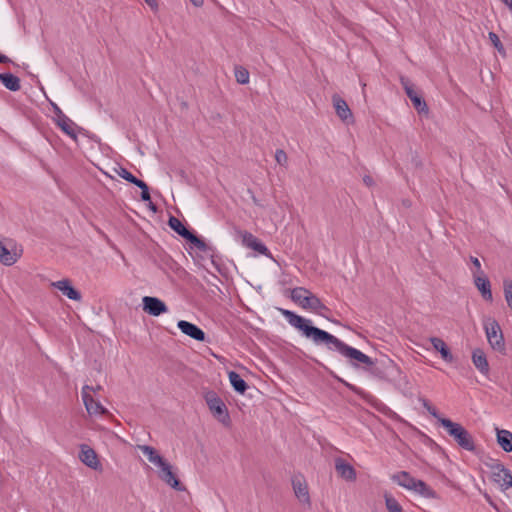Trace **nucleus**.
I'll return each instance as SVG.
<instances>
[{
  "instance_id": "3c124183",
  "label": "nucleus",
  "mask_w": 512,
  "mask_h": 512,
  "mask_svg": "<svg viewBox=\"0 0 512 512\" xmlns=\"http://www.w3.org/2000/svg\"><path fill=\"white\" fill-rule=\"evenodd\" d=\"M484 496H485V499L489 502V504L495 507V505H494V503L492 502V500H491L490 496H489L488 494H485Z\"/></svg>"
},
{
  "instance_id": "4c0bfd02",
  "label": "nucleus",
  "mask_w": 512,
  "mask_h": 512,
  "mask_svg": "<svg viewBox=\"0 0 512 512\" xmlns=\"http://www.w3.org/2000/svg\"><path fill=\"white\" fill-rule=\"evenodd\" d=\"M371 361H372L371 365H366L364 363H359L358 366L355 367V368L358 369V368L361 367V365H363L362 368L364 370L369 371L374 376L381 377V371L378 368L373 367L374 366V361L372 359H371Z\"/></svg>"
},
{
  "instance_id": "603ef678",
  "label": "nucleus",
  "mask_w": 512,
  "mask_h": 512,
  "mask_svg": "<svg viewBox=\"0 0 512 512\" xmlns=\"http://www.w3.org/2000/svg\"><path fill=\"white\" fill-rule=\"evenodd\" d=\"M149 208L153 211H156V206L151 201H149Z\"/></svg>"
},
{
  "instance_id": "6e6552de",
  "label": "nucleus",
  "mask_w": 512,
  "mask_h": 512,
  "mask_svg": "<svg viewBox=\"0 0 512 512\" xmlns=\"http://www.w3.org/2000/svg\"><path fill=\"white\" fill-rule=\"evenodd\" d=\"M491 469L492 480L499 485L501 490L505 491L512 487V473L499 462L489 465Z\"/></svg>"
},
{
  "instance_id": "ddd939ff",
  "label": "nucleus",
  "mask_w": 512,
  "mask_h": 512,
  "mask_svg": "<svg viewBox=\"0 0 512 512\" xmlns=\"http://www.w3.org/2000/svg\"><path fill=\"white\" fill-rule=\"evenodd\" d=\"M160 468L159 477L169 486L177 491H183L185 488L177 479L175 474L172 471L171 465L164 461L162 465L158 466Z\"/></svg>"
},
{
  "instance_id": "7ed1b4c3",
  "label": "nucleus",
  "mask_w": 512,
  "mask_h": 512,
  "mask_svg": "<svg viewBox=\"0 0 512 512\" xmlns=\"http://www.w3.org/2000/svg\"><path fill=\"white\" fill-rule=\"evenodd\" d=\"M204 398L213 417L225 427H229L231 418L223 400L213 391L207 392Z\"/></svg>"
},
{
  "instance_id": "473e14b6",
  "label": "nucleus",
  "mask_w": 512,
  "mask_h": 512,
  "mask_svg": "<svg viewBox=\"0 0 512 512\" xmlns=\"http://www.w3.org/2000/svg\"><path fill=\"white\" fill-rule=\"evenodd\" d=\"M488 37H489L491 43L493 44V46L499 52V54H501L502 56H506L505 48H504L503 44L501 43L498 35L494 32H489Z\"/></svg>"
},
{
  "instance_id": "aec40b11",
  "label": "nucleus",
  "mask_w": 512,
  "mask_h": 512,
  "mask_svg": "<svg viewBox=\"0 0 512 512\" xmlns=\"http://www.w3.org/2000/svg\"><path fill=\"white\" fill-rule=\"evenodd\" d=\"M22 255V250L11 249L9 250L0 241V262L5 266H12L15 264Z\"/></svg>"
},
{
  "instance_id": "ea45409f",
  "label": "nucleus",
  "mask_w": 512,
  "mask_h": 512,
  "mask_svg": "<svg viewBox=\"0 0 512 512\" xmlns=\"http://www.w3.org/2000/svg\"><path fill=\"white\" fill-rule=\"evenodd\" d=\"M50 104H51V106L53 108V111H54V113L56 115V117L54 119H59V118L65 116L63 111L60 109V107L56 103L50 101Z\"/></svg>"
},
{
  "instance_id": "412c9836",
  "label": "nucleus",
  "mask_w": 512,
  "mask_h": 512,
  "mask_svg": "<svg viewBox=\"0 0 512 512\" xmlns=\"http://www.w3.org/2000/svg\"><path fill=\"white\" fill-rule=\"evenodd\" d=\"M474 284L485 300L492 301L491 284L485 275H474Z\"/></svg>"
},
{
  "instance_id": "c03bdc74",
  "label": "nucleus",
  "mask_w": 512,
  "mask_h": 512,
  "mask_svg": "<svg viewBox=\"0 0 512 512\" xmlns=\"http://www.w3.org/2000/svg\"><path fill=\"white\" fill-rule=\"evenodd\" d=\"M191 3L195 6V7H202L203 4H204V0H190Z\"/></svg>"
},
{
  "instance_id": "72a5a7b5",
  "label": "nucleus",
  "mask_w": 512,
  "mask_h": 512,
  "mask_svg": "<svg viewBox=\"0 0 512 512\" xmlns=\"http://www.w3.org/2000/svg\"><path fill=\"white\" fill-rule=\"evenodd\" d=\"M503 286H504L505 300H506L509 308L512 310V281L505 280L503 283Z\"/></svg>"
},
{
  "instance_id": "6ab92c4d",
  "label": "nucleus",
  "mask_w": 512,
  "mask_h": 512,
  "mask_svg": "<svg viewBox=\"0 0 512 512\" xmlns=\"http://www.w3.org/2000/svg\"><path fill=\"white\" fill-rule=\"evenodd\" d=\"M177 326L183 334L191 337L192 339H195L200 342L205 341L204 331L195 324L185 320H180L178 321Z\"/></svg>"
},
{
  "instance_id": "58836bf2",
  "label": "nucleus",
  "mask_w": 512,
  "mask_h": 512,
  "mask_svg": "<svg viewBox=\"0 0 512 512\" xmlns=\"http://www.w3.org/2000/svg\"><path fill=\"white\" fill-rule=\"evenodd\" d=\"M470 260H471L472 264L474 265V267L476 268V272L474 275H484V272L481 269V263H480L479 259L477 257L471 256Z\"/></svg>"
},
{
  "instance_id": "4be33fe9",
  "label": "nucleus",
  "mask_w": 512,
  "mask_h": 512,
  "mask_svg": "<svg viewBox=\"0 0 512 512\" xmlns=\"http://www.w3.org/2000/svg\"><path fill=\"white\" fill-rule=\"evenodd\" d=\"M472 362L480 373L484 375H487L489 373V364L483 350L478 348L473 351Z\"/></svg>"
},
{
  "instance_id": "9b49d317",
  "label": "nucleus",
  "mask_w": 512,
  "mask_h": 512,
  "mask_svg": "<svg viewBox=\"0 0 512 512\" xmlns=\"http://www.w3.org/2000/svg\"><path fill=\"white\" fill-rule=\"evenodd\" d=\"M90 389L89 385H85L82 388V399L85 405V408L89 415H103L107 413V409L97 400L93 398V396L88 393Z\"/></svg>"
},
{
  "instance_id": "8fccbe9b",
  "label": "nucleus",
  "mask_w": 512,
  "mask_h": 512,
  "mask_svg": "<svg viewBox=\"0 0 512 512\" xmlns=\"http://www.w3.org/2000/svg\"><path fill=\"white\" fill-rule=\"evenodd\" d=\"M328 363L333 366V367H337L338 366V361H336L335 359L333 358H328Z\"/></svg>"
},
{
  "instance_id": "4468645a",
  "label": "nucleus",
  "mask_w": 512,
  "mask_h": 512,
  "mask_svg": "<svg viewBox=\"0 0 512 512\" xmlns=\"http://www.w3.org/2000/svg\"><path fill=\"white\" fill-rule=\"evenodd\" d=\"M332 101L337 116L347 124L354 123V117L347 102L338 95H334Z\"/></svg>"
},
{
  "instance_id": "a878e982",
  "label": "nucleus",
  "mask_w": 512,
  "mask_h": 512,
  "mask_svg": "<svg viewBox=\"0 0 512 512\" xmlns=\"http://www.w3.org/2000/svg\"><path fill=\"white\" fill-rule=\"evenodd\" d=\"M392 479L400 486L412 490V488L415 486L417 479L410 476L409 473L402 471L395 475H393Z\"/></svg>"
},
{
  "instance_id": "f704fd0d",
  "label": "nucleus",
  "mask_w": 512,
  "mask_h": 512,
  "mask_svg": "<svg viewBox=\"0 0 512 512\" xmlns=\"http://www.w3.org/2000/svg\"><path fill=\"white\" fill-rule=\"evenodd\" d=\"M135 185L141 189L142 201H145V202L150 201L151 197H150L149 188H148L147 184L144 181L139 179Z\"/></svg>"
},
{
  "instance_id": "f3484780",
  "label": "nucleus",
  "mask_w": 512,
  "mask_h": 512,
  "mask_svg": "<svg viewBox=\"0 0 512 512\" xmlns=\"http://www.w3.org/2000/svg\"><path fill=\"white\" fill-rule=\"evenodd\" d=\"M54 122L74 142H78L77 131H81L82 128L78 127L68 116L54 119Z\"/></svg>"
},
{
  "instance_id": "2eb2a0df",
  "label": "nucleus",
  "mask_w": 512,
  "mask_h": 512,
  "mask_svg": "<svg viewBox=\"0 0 512 512\" xmlns=\"http://www.w3.org/2000/svg\"><path fill=\"white\" fill-rule=\"evenodd\" d=\"M51 286L61 291L68 299L81 301V293L76 290L69 279H62L51 283Z\"/></svg>"
},
{
  "instance_id": "c756f323",
  "label": "nucleus",
  "mask_w": 512,
  "mask_h": 512,
  "mask_svg": "<svg viewBox=\"0 0 512 512\" xmlns=\"http://www.w3.org/2000/svg\"><path fill=\"white\" fill-rule=\"evenodd\" d=\"M412 490L418 492L425 498H436L437 495L434 490H432L429 486L426 485L422 480H417L415 486Z\"/></svg>"
},
{
  "instance_id": "9d476101",
  "label": "nucleus",
  "mask_w": 512,
  "mask_h": 512,
  "mask_svg": "<svg viewBox=\"0 0 512 512\" xmlns=\"http://www.w3.org/2000/svg\"><path fill=\"white\" fill-rule=\"evenodd\" d=\"M400 82L408 96V98L412 101L413 106L419 113H425L427 114L429 109L426 104V102L421 98L419 94L413 89V86L411 85L409 79L405 77L400 78Z\"/></svg>"
},
{
  "instance_id": "864d4df0",
  "label": "nucleus",
  "mask_w": 512,
  "mask_h": 512,
  "mask_svg": "<svg viewBox=\"0 0 512 512\" xmlns=\"http://www.w3.org/2000/svg\"><path fill=\"white\" fill-rule=\"evenodd\" d=\"M253 201L255 204H258L257 199L255 197H253Z\"/></svg>"
},
{
  "instance_id": "cd10ccee",
  "label": "nucleus",
  "mask_w": 512,
  "mask_h": 512,
  "mask_svg": "<svg viewBox=\"0 0 512 512\" xmlns=\"http://www.w3.org/2000/svg\"><path fill=\"white\" fill-rule=\"evenodd\" d=\"M104 174L110 178H114V175L113 174H116L118 175L119 177L125 179L126 181L132 183V184H136L137 181L139 180L138 178H136L135 176H133L128 170H126L125 168L121 167V166H117V167H113L111 169V172H104Z\"/></svg>"
},
{
  "instance_id": "5701e85b",
  "label": "nucleus",
  "mask_w": 512,
  "mask_h": 512,
  "mask_svg": "<svg viewBox=\"0 0 512 512\" xmlns=\"http://www.w3.org/2000/svg\"><path fill=\"white\" fill-rule=\"evenodd\" d=\"M430 342H431L433 348L441 354V357L443 358V360H445L446 362H449V363L454 361V357H453L451 351L449 350L446 343L441 338L431 337Z\"/></svg>"
},
{
  "instance_id": "a18cd8bd",
  "label": "nucleus",
  "mask_w": 512,
  "mask_h": 512,
  "mask_svg": "<svg viewBox=\"0 0 512 512\" xmlns=\"http://www.w3.org/2000/svg\"><path fill=\"white\" fill-rule=\"evenodd\" d=\"M11 62V59L7 57L6 55L0 54V63H9Z\"/></svg>"
},
{
  "instance_id": "1a4fd4ad",
  "label": "nucleus",
  "mask_w": 512,
  "mask_h": 512,
  "mask_svg": "<svg viewBox=\"0 0 512 512\" xmlns=\"http://www.w3.org/2000/svg\"><path fill=\"white\" fill-rule=\"evenodd\" d=\"M79 460L90 469L99 471L102 469L101 462L96 451L87 444L79 446Z\"/></svg>"
},
{
  "instance_id": "f8f14e48",
  "label": "nucleus",
  "mask_w": 512,
  "mask_h": 512,
  "mask_svg": "<svg viewBox=\"0 0 512 512\" xmlns=\"http://www.w3.org/2000/svg\"><path fill=\"white\" fill-rule=\"evenodd\" d=\"M142 302L143 310L152 316H159L168 310L166 304L156 297L145 296Z\"/></svg>"
},
{
  "instance_id": "c9c22d12",
  "label": "nucleus",
  "mask_w": 512,
  "mask_h": 512,
  "mask_svg": "<svg viewBox=\"0 0 512 512\" xmlns=\"http://www.w3.org/2000/svg\"><path fill=\"white\" fill-rule=\"evenodd\" d=\"M419 401L422 403L423 407L438 421L439 419H445L438 414L437 410L429 403L428 400L425 398H420Z\"/></svg>"
},
{
  "instance_id": "f257e3e1",
  "label": "nucleus",
  "mask_w": 512,
  "mask_h": 512,
  "mask_svg": "<svg viewBox=\"0 0 512 512\" xmlns=\"http://www.w3.org/2000/svg\"><path fill=\"white\" fill-rule=\"evenodd\" d=\"M283 315L288 322L295 328L301 330L303 334L311 339L314 344H324L328 351H337L341 356L346 358L352 367H357L359 363L371 365V358L360 350L351 347L335 337L334 335L310 325V321L289 311L283 310Z\"/></svg>"
},
{
  "instance_id": "c85d7f7f",
  "label": "nucleus",
  "mask_w": 512,
  "mask_h": 512,
  "mask_svg": "<svg viewBox=\"0 0 512 512\" xmlns=\"http://www.w3.org/2000/svg\"><path fill=\"white\" fill-rule=\"evenodd\" d=\"M229 381L234 388L240 394H244L248 388L247 383L240 377L238 373L235 371H230L228 373Z\"/></svg>"
},
{
  "instance_id": "e433bc0d",
  "label": "nucleus",
  "mask_w": 512,
  "mask_h": 512,
  "mask_svg": "<svg viewBox=\"0 0 512 512\" xmlns=\"http://www.w3.org/2000/svg\"><path fill=\"white\" fill-rule=\"evenodd\" d=\"M275 160L279 165L286 167L288 163V156L284 150L277 149L275 152Z\"/></svg>"
},
{
  "instance_id": "37998d69",
  "label": "nucleus",
  "mask_w": 512,
  "mask_h": 512,
  "mask_svg": "<svg viewBox=\"0 0 512 512\" xmlns=\"http://www.w3.org/2000/svg\"><path fill=\"white\" fill-rule=\"evenodd\" d=\"M412 161H413V163H414V165L416 167H421L422 166V162H421V160H420V158L418 157L417 154H415V156L413 157Z\"/></svg>"
},
{
  "instance_id": "393cba45",
  "label": "nucleus",
  "mask_w": 512,
  "mask_h": 512,
  "mask_svg": "<svg viewBox=\"0 0 512 512\" xmlns=\"http://www.w3.org/2000/svg\"><path fill=\"white\" fill-rule=\"evenodd\" d=\"M137 448L148 458V460L156 465L160 466L165 461L163 457H161L157 450L149 445H138Z\"/></svg>"
},
{
  "instance_id": "49530a36",
  "label": "nucleus",
  "mask_w": 512,
  "mask_h": 512,
  "mask_svg": "<svg viewBox=\"0 0 512 512\" xmlns=\"http://www.w3.org/2000/svg\"><path fill=\"white\" fill-rule=\"evenodd\" d=\"M363 181L367 186H371L373 184V180L370 176H365L363 178Z\"/></svg>"
},
{
  "instance_id": "423d86ee",
  "label": "nucleus",
  "mask_w": 512,
  "mask_h": 512,
  "mask_svg": "<svg viewBox=\"0 0 512 512\" xmlns=\"http://www.w3.org/2000/svg\"><path fill=\"white\" fill-rule=\"evenodd\" d=\"M168 224L171 229L189 241L198 250L206 252L209 249V246L202 239L189 231L178 218L171 216L168 220Z\"/></svg>"
},
{
  "instance_id": "bb28decb",
  "label": "nucleus",
  "mask_w": 512,
  "mask_h": 512,
  "mask_svg": "<svg viewBox=\"0 0 512 512\" xmlns=\"http://www.w3.org/2000/svg\"><path fill=\"white\" fill-rule=\"evenodd\" d=\"M0 80L10 91H18L21 88L20 79L11 73H0Z\"/></svg>"
},
{
  "instance_id": "a19ab883",
  "label": "nucleus",
  "mask_w": 512,
  "mask_h": 512,
  "mask_svg": "<svg viewBox=\"0 0 512 512\" xmlns=\"http://www.w3.org/2000/svg\"><path fill=\"white\" fill-rule=\"evenodd\" d=\"M146 2V4L153 10V11H158L159 9V5H158V2L157 0H144Z\"/></svg>"
},
{
  "instance_id": "dca6fc26",
  "label": "nucleus",
  "mask_w": 512,
  "mask_h": 512,
  "mask_svg": "<svg viewBox=\"0 0 512 512\" xmlns=\"http://www.w3.org/2000/svg\"><path fill=\"white\" fill-rule=\"evenodd\" d=\"M335 470L338 476L346 481L354 482L357 478L354 467L342 458L335 459Z\"/></svg>"
},
{
  "instance_id": "0eeeda50",
  "label": "nucleus",
  "mask_w": 512,
  "mask_h": 512,
  "mask_svg": "<svg viewBox=\"0 0 512 512\" xmlns=\"http://www.w3.org/2000/svg\"><path fill=\"white\" fill-rule=\"evenodd\" d=\"M292 488L294 495L299 503L305 508L310 509L312 506L309 488L304 476L298 474L292 477Z\"/></svg>"
},
{
  "instance_id": "a211bd4d",
  "label": "nucleus",
  "mask_w": 512,
  "mask_h": 512,
  "mask_svg": "<svg viewBox=\"0 0 512 512\" xmlns=\"http://www.w3.org/2000/svg\"><path fill=\"white\" fill-rule=\"evenodd\" d=\"M239 234L241 235L242 242L246 247L254 251H257L260 254L271 257V254L267 247L264 244H262L256 237H254L251 233L246 231H239Z\"/></svg>"
},
{
  "instance_id": "09e8293b",
  "label": "nucleus",
  "mask_w": 512,
  "mask_h": 512,
  "mask_svg": "<svg viewBox=\"0 0 512 512\" xmlns=\"http://www.w3.org/2000/svg\"><path fill=\"white\" fill-rule=\"evenodd\" d=\"M503 4H505L510 11L512 12V0H500Z\"/></svg>"
},
{
  "instance_id": "de8ad7c7",
  "label": "nucleus",
  "mask_w": 512,
  "mask_h": 512,
  "mask_svg": "<svg viewBox=\"0 0 512 512\" xmlns=\"http://www.w3.org/2000/svg\"><path fill=\"white\" fill-rule=\"evenodd\" d=\"M101 389H102V387L100 385H97L96 387L90 386V389L88 390V393H90V394H91V392L96 393V392L100 391Z\"/></svg>"
},
{
  "instance_id": "20e7f679",
  "label": "nucleus",
  "mask_w": 512,
  "mask_h": 512,
  "mask_svg": "<svg viewBox=\"0 0 512 512\" xmlns=\"http://www.w3.org/2000/svg\"><path fill=\"white\" fill-rule=\"evenodd\" d=\"M291 299L304 309H311L315 312L326 310L321 300L304 287H297L291 291Z\"/></svg>"
},
{
  "instance_id": "2f4dec72",
  "label": "nucleus",
  "mask_w": 512,
  "mask_h": 512,
  "mask_svg": "<svg viewBox=\"0 0 512 512\" xmlns=\"http://www.w3.org/2000/svg\"><path fill=\"white\" fill-rule=\"evenodd\" d=\"M385 504L389 512H402L400 504L390 495H385Z\"/></svg>"
},
{
  "instance_id": "39448f33",
  "label": "nucleus",
  "mask_w": 512,
  "mask_h": 512,
  "mask_svg": "<svg viewBox=\"0 0 512 512\" xmlns=\"http://www.w3.org/2000/svg\"><path fill=\"white\" fill-rule=\"evenodd\" d=\"M484 329L491 348L500 353H504L506 346L499 323L494 318H487L484 323Z\"/></svg>"
},
{
  "instance_id": "b1692460",
  "label": "nucleus",
  "mask_w": 512,
  "mask_h": 512,
  "mask_svg": "<svg viewBox=\"0 0 512 512\" xmlns=\"http://www.w3.org/2000/svg\"><path fill=\"white\" fill-rule=\"evenodd\" d=\"M497 443L505 451H512V432L505 429H496Z\"/></svg>"
},
{
  "instance_id": "f03ea898",
  "label": "nucleus",
  "mask_w": 512,
  "mask_h": 512,
  "mask_svg": "<svg viewBox=\"0 0 512 512\" xmlns=\"http://www.w3.org/2000/svg\"><path fill=\"white\" fill-rule=\"evenodd\" d=\"M439 423L447 430L448 434L454 438L457 444L467 450L474 451L475 444L471 434L459 423L445 418L439 419Z\"/></svg>"
},
{
  "instance_id": "7c9ffc66",
  "label": "nucleus",
  "mask_w": 512,
  "mask_h": 512,
  "mask_svg": "<svg viewBox=\"0 0 512 512\" xmlns=\"http://www.w3.org/2000/svg\"><path fill=\"white\" fill-rule=\"evenodd\" d=\"M235 78H236V81L239 83V84H247L249 83V71L242 67V66H237L235 67Z\"/></svg>"
},
{
  "instance_id": "79ce46f5",
  "label": "nucleus",
  "mask_w": 512,
  "mask_h": 512,
  "mask_svg": "<svg viewBox=\"0 0 512 512\" xmlns=\"http://www.w3.org/2000/svg\"><path fill=\"white\" fill-rule=\"evenodd\" d=\"M329 373L334 377L336 378L338 381L342 382L345 386H347L348 388L354 390V387L352 385H350L349 383H347L346 381H344L342 378L338 377L332 370H329Z\"/></svg>"
}]
</instances>
